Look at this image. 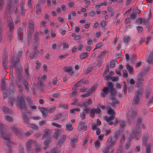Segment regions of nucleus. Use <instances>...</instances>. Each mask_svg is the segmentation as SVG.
<instances>
[{"mask_svg": "<svg viewBox=\"0 0 153 153\" xmlns=\"http://www.w3.org/2000/svg\"><path fill=\"white\" fill-rule=\"evenodd\" d=\"M116 62L117 63V62L115 60H111L110 62V67L111 68H114L115 66Z\"/></svg>", "mask_w": 153, "mask_h": 153, "instance_id": "40", "label": "nucleus"}, {"mask_svg": "<svg viewBox=\"0 0 153 153\" xmlns=\"http://www.w3.org/2000/svg\"><path fill=\"white\" fill-rule=\"evenodd\" d=\"M114 118V115H111L109 117L105 116L104 117L105 120L107 122H109L110 121L113 120Z\"/></svg>", "mask_w": 153, "mask_h": 153, "instance_id": "31", "label": "nucleus"}, {"mask_svg": "<svg viewBox=\"0 0 153 153\" xmlns=\"http://www.w3.org/2000/svg\"><path fill=\"white\" fill-rule=\"evenodd\" d=\"M78 141V138L76 137L75 138H72L70 139L71 145L73 148L75 147L76 146V143Z\"/></svg>", "mask_w": 153, "mask_h": 153, "instance_id": "19", "label": "nucleus"}, {"mask_svg": "<svg viewBox=\"0 0 153 153\" xmlns=\"http://www.w3.org/2000/svg\"><path fill=\"white\" fill-rule=\"evenodd\" d=\"M151 89L150 88L147 89L145 91L146 98L148 99L149 97L151 91Z\"/></svg>", "mask_w": 153, "mask_h": 153, "instance_id": "39", "label": "nucleus"}, {"mask_svg": "<svg viewBox=\"0 0 153 153\" xmlns=\"http://www.w3.org/2000/svg\"><path fill=\"white\" fill-rule=\"evenodd\" d=\"M77 94V91H73L71 94L70 97V98H72L76 96Z\"/></svg>", "mask_w": 153, "mask_h": 153, "instance_id": "53", "label": "nucleus"}, {"mask_svg": "<svg viewBox=\"0 0 153 153\" xmlns=\"http://www.w3.org/2000/svg\"><path fill=\"white\" fill-rule=\"evenodd\" d=\"M12 0H8V1L7 6V10L5 12L6 15L12 12H14L15 13H16L17 12L18 6L17 2L18 0H15L13 4L12 3Z\"/></svg>", "mask_w": 153, "mask_h": 153, "instance_id": "3", "label": "nucleus"}, {"mask_svg": "<svg viewBox=\"0 0 153 153\" xmlns=\"http://www.w3.org/2000/svg\"><path fill=\"white\" fill-rule=\"evenodd\" d=\"M149 137L147 135L144 136L142 140V144L143 146H146V153H151L152 145L150 143L147 144V141Z\"/></svg>", "mask_w": 153, "mask_h": 153, "instance_id": "7", "label": "nucleus"}, {"mask_svg": "<svg viewBox=\"0 0 153 153\" xmlns=\"http://www.w3.org/2000/svg\"><path fill=\"white\" fill-rule=\"evenodd\" d=\"M96 87H95V86H92L91 89H89L88 92L89 94L90 95L91 94H92L93 92L94 91V90L96 89Z\"/></svg>", "mask_w": 153, "mask_h": 153, "instance_id": "43", "label": "nucleus"}, {"mask_svg": "<svg viewBox=\"0 0 153 153\" xmlns=\"http://www.w3.org/2000/svg\"><path fill=\"white\" fill-rule=\"evenodd\" d=\"M124 85H123V91L125 94H126V89L127 88V87L126 85V82H125L124 81L123 82Z\"/></svg>", "mask_w": 153, "mask_h": 153, "instance_id": "51", "label": "nucleus"}, {"mask_svg": "<svg viewBox=\"0 0 153 153\" xmlns=\"http://www.w3.org/2000/svg\"><path fill=\"white\" fill-rule=\"evenodd\" d=\"M16 73L17 75L18 79L19 81H20L23 79L22 75V68L20 65H19L18 66H16Z\"/></svg>", "mask_w": 153, "mask_h": 153, "instance_id": "8", "label": "nucleus"}, {"mask_svg": "<svg viewBox=\"0 0 153 153\" xmlns=\"http://www.w3.org/2000/svg\"><path fill=\"white\" fill-rule=\"evenodd\" d=\"M7 54L5 52H4V58L2 62L4 68H7V66L8 64V62L7 60Z\"/></svg>", "mask_w": 153, "mask_h": 153, "instance_id": "21", "label": "nucleus"}, {"mask_svg": "<svg viewBox=\"0 0 153 153\" xmlns=\"http://www.w3.org/2000/svg\"><path fill=\"white\" fill-rule=\"evenodd\" d=\"M149 68L147 67L145 68L142 71H140L139 74L144 76L149 71Z\"/></svg>", "mask_w": 153, "mask_h": 153, "instance_id": "25", "label": "nucleus"}, {"mask_svg": "<svg viewBox=\"0 0 153 153\" xmlns=\"http://www.w3.org/2000/svg\"><path fill=\"white\" fill-rule=\"evenodd\" d=\"M60 133V131L59 129H55L53 136V137L55 139L57 140L58 139V137Z\"/></svg>", "mask_w": 153, "mask_h": 153, "instance_id": "28", "label": "nucleus"}, {"mask_svg": "<svg viewBox=\"0 0 153 153\" xmlns=\"http://www.w3.org/2000/svg\"><path fill=\"white\" fill-rule=\"evenodd\" d=\"M111 147V146L109 145L107 147L105 148L103 151V153H108L109 152V149Z\"/></svg>", "mask_w": 153, "mask_h": 153, "instance_id": "59", "label": "nucleus"}, {"mask_svg": "<svg viewBox=\"0 0 153 153\" xmlns=\"http://www.w3.org/2000/svg\"><path fill=\"white\" fill-rule=\"evenodd\" d=\"M84 107H86L88 105H90L92 103V100L91 98L88 99L87 100L83 102Z\"/></svg>", "mask_w": 153, "mask_h": 153, "instance_id": "27", "label": "nucleus"}, {"mask_svg": "<svg viewBox=\"0 0 153 153\" xmlns=\"http://www.w3.org/2000/svg\"><path fill=\"white\" fill-rule=\"evenodd\" d=\"M146 61L149 64H153V56H149L146 60Z\"/></svg>", "mask_w": 153, "mask_h": 153, "instance_id": "46", "label": "nucleus"}, {"mask_svg": "<svg viewBox=\"0 0 153 153\" xmlns=\"http://www.w3.org/2000/svg\"><path fill=\"white\" fill-rule=\"evenodd\" d=\"M44 86V84L42 82V81H39V88L41 91H43L42 89V87H43Z\"/></svg>", "mask_w": 153, "mask_h": 153, "instance_id": "64", "label": "nucleus"}, {"mask_svg": "<svg viewBox=\"0 0 153 153\" xmlns=\"http://www.w3.org/2000/svg\"><path fill=\"white\" fill-rule=\"evenodd\" d=\"M126 69L130 74H132L133 70V68L132 66H130L129 64H127L126 65Z\"/></svg>", "mask_w": 153, "mask_h": 153, "instance_id": "35", "label": "nucleus"}, {"mask_svg": "<svg viewBox=\"0 0 153 153\" xmlns=\"http://www.w3.org/2000/svg\"><path fill=\"white\" fill-rule=\"evenodd\" d=\"M14 85L13 82H12L10 85L9 91L13 94L14 93L15 91L14 89Z\"/></svg>", "mask_w": 153, "mask_h": 153, "instance_id": "34", "label": "nucleus"}, {"mask_svg": "<svg viewBox=\"0 0 153 153\" xmlns=\"http://www.w3.org/2000/svg\"><path fill=\"white\" fill-rule=\"evenodd\" d=\"M1 86L2 90H7V87L5 82V81L4 80H2L1 81Z\"/></svg>", "mask_w": 153, "mask_h": 153, "instance_id": "38", "label": "nucleus"}, {"mask_svg": "<svg viewBox=\"0 0 153 153\" xmlns=\"http://www.w3.org/2000/svg\"><path fill=\"white\" fill-rule=\"evenodd\" d=\"M45 139V140L43 143L45 145V147L44 148V150H46L47 148L49 147L48 145L51 142V137H48Z\"/></svg>", "mask_w": 153, "mask_h": 153, "instance_id": "16", "label": "nucleus"}, {"mask_svg": "<svg viewBox=\"0 0 153 153\" xmlns=\"http://www.w3.org/2000/svg\"><path fill=\"white\" fill-rule=\"evenodd\" d=\"M143 88L141 87L135 92V95L132 103L133 104L137 105L143 93Z\"/></svg>", "mask_w": 153, "mask_h": 153, "instance_id": "6", "label": "nucleus"}, {"mask_svg": "<svg viewBox=\"0 0 153 153\" xmlns=\"http://www.w3.org/2000/svg\"><path fill=\"white\" fill-rule=\"evenodd\" d=\"M109 139L110 140V142L111 144L110 145L111 146V145H114L117 141V140L112 137H110Z\"/></svg>", "mask_w": 153, "mask_h": 153, "instance_id": "33", "label": "nucleus"}, {"mask_svg": "<svg viewBox=\"0 0 153 153\" xmlns=\"http://www.w3.org/2000/svg\"><path fill=\"white\" fill-rule=\"evenodd\" d=\"M119 123L121 128H123L126 127V122L125 121L123 120L119 121Z\"/></svg>", "mask_w": 153, "mask_h": 153, "instance_id": "36", "label": "nucleus"}, {"mask_svg": "<svg viewBox=\"0 0 153 153\" xmlns=\"http://www.w3.org/2000/svg\"><path fill=\"white\" fill-rule=\"evenodd\" d=\"M120 132L119 131H116L114 134V136L113 137L117 140L118 139L119 136L120 135Z\"/></svg>", "mask_w": 153, "mask_h": 153, "instance_id": "44", "label": "nucleus"}, {"mask_svg": "<svg viewBox=\"0 0 153 153\" xmlns=\"http://www.w3.org/2000/svg\"><path fill=\"white\" fill-rule=\"evenodd\" d=\"M33 132L32 131H28L27 132L24 133V135H25V137H27L30 136L31 134Z\"/></svg>", "mask_w": 153, "mask_h": 153, "instance_id": "54", "label": "nucleus"}, {"mask_svg": "<svg viewBox=\"0 0 153 153\" xmlns=\"http://www.w3.org/2000/svg\"><path fill=\"white\" fill-rule=\"evenodd\" d=\"M136 116L135 113L133 112H132L130 116H128L127 117V120L129 123L131 122V121H134V118Z\"/></svg>", "mask_w": 153, "mask_h": 153, "instance_id": "23", "label": "nucleus"}, {"mask_svg": "<svg viewBox=\"0 0 153 153\" xmlns=\"http://www.w3.org/2000/svg\"><path fill=\"white\" fill-rule=\"evenodd\" d=\"M68 107V105L67 104H60L59 105V108H62L64 109H67Z\"/></svg>", "mask_w": 153, "mask_h": 153, "instance_id": "52", "label": "nucleus"}, {"mask_svg": "<svg viewBox=\"0 0 153 153\" xmlns=\"http://www.w3.org/2000/svg\"><path fill=\"white\" fill-rule=\"evenodd\" d=\"M44 134H43L42 137V139H43L44 138H46L47 137H51V131L48 129H45L43 131Z\"/></svg>", "mask_w": 153, "mask_h": 153, "instance_id": "17", "label": "nucleus"}, {"mask_svg": "<svg viewBox=\"0 0 153 153\" xmlns=\"http://www.w3.org/2000/svg\"><path fill=\"white\" fill-rule=\"evenodd\" d=\"M131 39V37L127 36H125L123 38V42L125 43H127L129 42Z\"/></svg>", "mask_w": 153, "mask_h": 153, "instance_id": "37", "label": "nucleus"}, {"mask_svg": "<svg viewBox=\"0 0 153 153\" xmlns=\"http://www.w3.org/2000/svg\"><path fill=\"white\" fill-rule=\"evenodd\" d=\"M5 119L6 120L8 121L9 122H12L13 121L12 118L10 116H6L5 117Z\"/></svg>", "mask_w": 153, "mask_h": 153, "instance_id": "61", "label": "nucleus"}, {"mask_svg": "<svg viewBox=\"0 0 153 153\" xmlns=\"http://www.w3.org/2000/svg\"><path fill=\"white\" fill-rule=\"evenodd\" d=\"M82 81V79H81L78 82H76V84L74 85V86L73 87L72 89V90H73L74 91H77L76 90V88L78 87L81 84L80 82L81 81Z\"/></svg>", "mask_w": 153, "mask_h": 153, "instance_id": "32", "label": "nucleus"}, {"mask_svg": "<svg viewBox=\"0 0 153 153\" xmlns=\"http://www.w3.org/2000/svg\"><path fill=\"white\" fill-rule=\"evenodd\" d=\"M27 115V114L26 113H23L22 119L24 123L27 125L28 127H30V120L31 119V118L28 117Z\"/></svg>", "mask_w": 153, "mask_h": 153, "instance_id": "12", "label": "nucleus"}, {"mask_svg": "<svg viewBox=\"0 0 153 153\" xmlns=\"http://www.w3.org/2000/svg\"><path fill=\"white\" fill-rule=\"evenodd\" d=\"M7 21L9 29V32H11L14 29V25L13 21L10 16L7 17Z\"/></svg>", "mask_w": 153, "mask_h": 153, "instance_id": "9", "label": "nucleus"}, {"mask_svg": "<svg viewBox=\"0 0 153 153\" xmlns=\"http://www.w3.org/2000/svg\"><path fill=\"white\" fill-rule=\"evenodd\" d=\"M0 130L1 135L5 140L4 144L8 146L13 144L10 138L11 134L7 131L5 128L4 126L1 123H0Z\"/></svg>", "mask_w": 153, "mask_h": 153, "instance_id": "2", "label": "nucleus"}, {"mask_svg": "<svg viewBox=\"0 0 153 153\" xmlns=\"http://www.w3.org/2000/svg\"><path fill=\"white\" fill-rule=\"evenodd\" d=\"M28 27L29 28V31H33L34 30V23L32 20H30L28 23Z\"/></svg>", "mask_w": 153, "mask_h": 153, "instance_id": "26", "label": "nucleus"}, {"mask_svg": "<svg viewBox=\"0 0 153 153\" xmlns=\"http://www.w3.org/2000/svg\"><path fill=\"white\" fill-rule=\"evenodd\" d=\"M62 114L61 113H59L57 114L55 116V118L54 120H56L59 119L62 116Z\"/></svg>", "mask_w": 153, "mask_h": 153, "instance_id": "57", "label": "nucleus"}, {"mask_svg": "<svg viewBox=\"0 0 153 153\" xmlns=\"http://www.w3.org/2000/svg\"><path fill=\"white\" fill-rule=\"evenodd\" d=\"M26 100L27 102L28 103V104L29 105L31 104H33L32 103L33 101L32 100L31 98L29 97H27V98H26Z\"/></svg>", "mask_w": 153, "mask_h": 153, "instance_id": "60", "label": "nucleus"}, {"mask_svg": "<svg viewBox=\"0 0 153 153\" xmlns=\"http://www.w3.org/2000/svg\"><path fill=\"white\" fill-rule=\"evenodd\" d=\"M73 67L71 66H65L63 68V70L64 71L68 72L69 75L72 76L74 73L73 71Z\"/></svg>", "mask_w": 153, "mask_h": 153, "instance_id": "15", "label": "nucleus"}, {"mask_svg": "<svg viewBox=\"0 0 153 153\" xmlns=\"http://www.w3.org/2000/svg\"><path fill=\"white\" fill-rule=\"evenodd\" d=\"M136 59V56L135 54H133L131 56L130 60L131 62L134 63Z\"/></svg>", "mask_w": 153, "mask_h": 153, "instance_id": "47", "label": "nucleus"}, {"mask_svg": "<svg viewBox=\"0 0 153 153\" xmlns=\"http://www.w3.org/2000/svg\"><path fill=\"white\" fill-rule=\"evenodd\" d=\"M66 139V136L64 135H62L61 138L59 140L57 143V146L60 147Z\"/></svg>", "mask_w": 153, "mask_h": 153, "instance_id": "20", "label": "nucleus"}, {"mask_svg": "<svg viewBox=\"0 0 153 153\" xmlns=\"http://www.w3.org/2000/svg\"><path fill=\"white\" fill-rule=\"evenodd\" d=\"M143 22V18H139L136 22V23L137 24H141Z\"/></svg>", "mask_w": 153, "mask_h": 153, "instance_id": "62", "label": "nucleus"}, {"mask_svg": "<svg viewBox=\"0 0 153 153\" xmlns=\"http://www.w3.org/2000/svg\"><path fill=\"white\" fill-rule=\"evenodd\" d=\"M11 61L12 67H15L16 64L19 63L20 62V59L16 57V56L14 55L11 59Z\"/></svg>", "mask_w": 153, "mask_h": 153, "instance_id": "14", "label": "nucleus"}, {"mask_svg": "<svg viewBox=\"0 0 153 153\" xmlns=\"http://www.w3.org/2000/svg\"><path fill=\"white\" fill-rule=\"evenodd\" d=\"M103 45V44L102 42H101L98 43L96 45L94 49V50H95L96 49H97L99 48L100 47L102 46Z\"/></svg>", "mask_w": 153, "mask_h": 153, "instance_id": "58", "label": "nucleus"}, {"mask_svg": "<svg viewBox=\"0 0 153 153\" xmlns=\"http://www.w3.org/2000/svg\"><path fill=\"white\" fill-rule=\"evenodd\" d=\"M66 130L67 131H72L73 128L72 126V125L70 123H68L66 125Z\"/></svg>", "mask_w": 153, "mask_h": 153, "instance_id": "29", "label": "nucleus"}, {"mask_svg": "<svg viewBox=\"0 0 153 153\" xmlns=\"http://www.w3.org/2000/svg\"><path fill=\"white\" fill-rule=\"evenodd\" d=\"M39 109L42 114L43 116L44 117L47 116L48 111L47 109L44 107H40Z\"/></svg>", "mask_w": 153, "mask_h": 153, "instance_id": "24", "label": "nucleus"}, {"mask_svg": "<svg viewBox=\"0 0 153 153\" xmlns=\"http://www.w3.org/2000/svg\"><path fill=\"white\" fill-rule=\"evenodd\" d=\"M34 142V141L33 140L31 139L29 140L26 142V148L28 151H29L30 149L31 148L32 144V143H33Z\"/></svg>", "mask_w": 153, "mask_h": 153, "instance_id": "22", "label": "nucleus"}, {"mask_svg": "<svg viewBox=\"0 0 153 153\" xmlns=\"http://www.w3.org/2000/svg\"><path fill=\"white\" fill-rule=\"evenodd\" d=\"M15 101V99L14 98H9L8 100V102L10 104V105H11V106H13V103Z\"/></svg>", "mask_w": 153, "mask_h": 153, "instance_id": "49", "label": "nucleus"}, {"mask_svg": "<svg viewBox=\"0 0 153 153\" xmlns=\"http://www.w3.org/2000/svg\"><path fill=\"white\" fill-rule=\"evenodd\" d=\"M12 130L13 131V132L15 133L16 135L19 132V131L18 129L14 127H12L11 128Z\"/></svg>", "mask_w": 153, "mask_h": 153, "instance_id": "50", "label": "nucleus"}, {"mask_svg": "<svg viewBox=\"0 0 153 153\" xmlns=\"http://www.w3.org/2000/svg\"><path fill=\"white\" fill-rule=\"evenodd\" d=\"M36 13L37 14L39 15L42 12L41 7L39 4L36 5Z\"/></svg>", "mask_w": 153, "mask_h": 153, "instance_id": "30", "label": "nucleus"}, {"mask_svg": "<svg viewBox=\"0 0 153 153\" xmlns=\"http://www.w3.org/2000/svg\"><path fill=\"white\" fill-rule=\"evenodd\" d=\"M137 78L138 81L136 83V87L138 88L143 85L144 79L143 76L139 74L137 76Z\"/></svg>", "mask_w": 153, "mask_h": 153, "instance_id": "10", "label": "nucleus"}, {"mask_svg": "<svg viewBox=\"0 0 153 153\" xmlns=\"http://www.w3.org/2000/svg\"><path fill=\"white\" fill-rule=\"evenodd\" d=\"M85 123L84 122H80L78 125V129L79 130L84 129L85 131H86L87 129V126H85Z\"/></svg>", "mask_w": 153, "mask_h": 153, "instance_id": "18", "label": "nucleus"}, {"mask_svg": "<svg viewBox=\"0 0 153 153\" xmlns=\"http://www.w3.org/2000/svg\"><path fill=\"white\" fill-rule=\"evenodd\" d=\"M140 130L139 129V125H136L135 128L132 131V134L129 135L128 138V141L131 143L133 137L135 138L136 140H138L139 138L140 137Z\"/></svg>", "mask_w": 153, "mask_h": 153, "instance_id": "4", "label": "nucleus"}, {"mask_svg": "<svg viewBox=\"0 0 153 153\" xmlns=\"http://www.w3.org/2000/svg\"><path fill=\"white\" fill-rule=\"evenodd\" d=\"M33 130H37L38 128L37 126L34 124H30V127Z\"/></svg>", "mask_w": 153, "mask_h": 153, "instance_id": "63", "label": "nucleus"}, {"mask_svg": "<svg viewBox=\"0 0 153 153\" xmlns=\"http://www.w3.org/2000/svg\"><path fill=\"white\" fill-rule=\"evenodd\" d=\"M88 53L87 52L82 53L79 56V57L80 59H83L86 58L88 56Z\"/></svg>", "mask_w": 153, "mask_h": 153, "instance_id": "41", "label": "nucleus"}, {"mask_svg": "<svg viewBox=\"0 0 153 153\" xmlns=\"http://www.w3.org/2000/svg\"><path fill=\"white\" fill-rule=\"evenodd\" d=\"M39 33L37 32H35L34 35V39L36 41H38L39 40L38 37Z\"/></svg>", "mask_w": 153, "mask_h": 153, "instance_id": "55", "label": "nucleus"}, {"mask_svg": "<svg viewBox=\"0 0 153 153\" xmlns=\"http://www.w3.org/2000/svg\"><path fill=\"white\" fill-rule=\"evenodd\" d=\"M23 84L24 85L25 88L27 89V91H29V84H28V82H27L26 81L24 80V82H23Z\"/></svg>", "mask_w": 153, "mask_h": 153, "instance_id": "48", "label": "nucleus"}, {"mask_svg": "<svg viewBox=\"0 0 153 153\" xmlns=\"http://www.w3.org/2000/svg\"><path fill=\"white\" fill-rule=\"evenodd\" d=\"M16 102L18 106L21 111H22L23 110H27V107L25 101V96L22 95H18L17 97Z\"/></svg>", "mask_w": 153, "mask_h": 153, "instance_id": "5", "label": "nucleus"}, {"mask_svg": "<svg viewBox=\"0 0 153 153\" xmlns=\"http://www.w3.org/2000/svg\"><path fill=\"white\" fill-rule=\"evenodd\" d=\"M107 113L109 114L113 115L114 114V112L111 108H109L107 111Z\"/></svg>", "mask_w": 153, "mask_h": 153, "instance_id": "56", "label": "nucleus"}, {"mask_svg": "<svg viewBox=\"0 0 153 153\" xmlns=\"http://www.w3.org/2000/svg\"><path fill=\"white\" fill-rule=\"evenodd\" d=\"M37 49L38 48L37 46H34V47L33 51L29 55V57L30 59H33L36 56L39 52V51Z\"/></svg>", "mask_w": 153, "mask_h": 153, "instance_id": "13", "label": "nucleus"}, {"mask_svg": "<svg viewBox=\"0 0 153 153\" xmlns=\"http://www.w3.org/2000/svg\"><path fill=\"white\" fill-rule=\"evenodd\" d=\"M3 113L5 114H10L12 113L10 112V111L9 109L5 107L3 108Z\"/></svg>", "mask_w": 153, "mask_h": 153, "instance_id": "45", "label": "nucleus"}, {"mask_svg": "<svg viewBox=\"0 0 153 153\" xmlns=\"http://www.w3.org/2000/svg\"><path fill=\"white\" fill-rule=\"evenodd\" d=\"M107 85V87H104L102 90L101 97L104 98L109 93L111 95L110 99L112 101L111 106L113 107H114L116 104H118L119 103V101L114 97L116 94L117 91L112 82H108Z\"/></svg>", "mask_w": 153, "mask_h": 153, "instance_id": "1", "label": "nucleus"}, {"mask_svg": "<svg viewBox=\"0 0 153 153\" xmlns=\"http://www.w3.org/2000/svg\"><path fill=\"white\" fill-rule=\"evenodd\" d=\"M93 69L92 67H88L85 70H84V74H86L91 72Z\"/></svg>", "mask_w": 153, "mask_h": 153, "instance_id": "42", "label": "nucleus"}, {"mask_svg": "<svg viewBox=\"0 0 153 153\" xmlns=\"http://www.w3.org/2000/svg\"><path fill=\"white\" fill-rule=\"evenodd\" d=\"M101 109L99 108H93L90 110V116L91 117L94 118L95 116V114H100L101 113Z\"/></svg>", "mask_w": 153, "mask_h": 153, "instance_id": "11", "label": "nucleus"}]
</instances>
